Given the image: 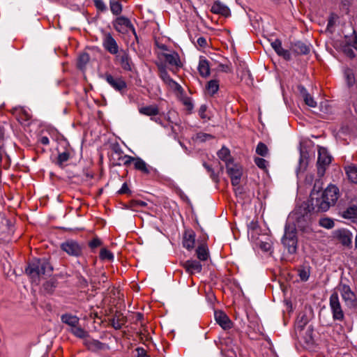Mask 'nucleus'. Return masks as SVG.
<instances>
[{"label":"nucleus","instance_id":"obj_1","mask_svg":"<svg viewBox=\"0 0 357 357\" xmlns=\"http://www.w3.org/2000/svg\"><path fill=\"white\" fill-rule=\"evenodd\" d=\"M314 197L315 194H311V202L313 209L319 212L328 211L331 206H334L338 199L340 192L337 186L329 185L320 196Z\"/></svg>","mask_w":357,"mask_h":357},{"label":"nucleus","instance_id":"obj_2","mask_svg":"<svg viewBox=\"0 0 357 357\" xmlns=\"http://www.w3.org/2000/svg\"><path fill=\"white\" fill-rule=\"evenodd\" d=\"M52 270V266L48 260L45 258H42L33 259L29 264L25 271L31 278L32 281L38 284L40 277L50 274Z\"/></svg>","mask_w":357,"mask_h":357},{"label":"nucleus","instance_id":"obj_3","mask_svg":"<svg viewBox=\"0 0 357 357\" xmlns=\"http://www.w3.org/2000/svg\"><path fill=\"white\" fill-rule=\"evenodd\" d=\"M283 246L289 254H295L297 251L298 238L296 229L291 226L286 225L284 234L282 238Z\"/></svg>","mask_w":357,"mask_h":357},{"label":"nucleus","instance_id":"obj_4","mask_svg":"<svg viewBox=\"0 0 357 357\" xmlns=\"http://www.w3.org/2000/svg\"><path fill=\"white\" fill-rule=\"evenodd\" d=\"M337 289L340 291L342 298L348 307L355 308L357 307V297L348 284L341 282L337 287Z\"/></svg>","mask_w":357,"mask_h":357},{"label":"nucleus","instance_id":"obj_5","mask_svg":"<svg viewBox=\"0 0 357 357\" xmlns=\"http://www.w3.org/2000/svg\"><path fill=\"white\" fill-rule=\"evenodd\" d=\"M329 306L333 320L342 321L344 319V313L337 291L333 292L330 296Z\"/></svg>","mask_w":357,"mask_h":357},{"label":"nucleus","instance_id":"obj_6","mask_svg":"<svg viewBox=\"0 0 357 357\" xmlns=\"http://www.w3.org/2000/svg\"><path fill=\"white\" fill-rule=\"evenodd\" d=\"M116 91L123 94L128 88L127 83L122 77L113 76L109 73H105L100 76Z\"/></svg>","mask_w":357,"mask_h":357},{"label":"nucleus","instance_id":"obj_7","mask_svg":"<svg viewBox=\"0 0 357 357\" xmlns=\"http://www.w3.org/2000/svg\"><path fill=\"white\" fill-rule=\"evenodd\" d=\"M60 248L63 252L72 257H78L83 252V245L73 239H68L63 242Z\"/></svg>","mask_w":357,"mask_h":357},{"label":"nucleus","instance_id":"obj_8","mask_svg":"<svg viewBox=\"0 0 357 357\" xmlns=\"http://www.w3.org/2000/svg\"><path fill=\"white\" fill-rule=\"evenodd\" d=\"M331 162V156L328 153L326 149L319 147L317 159V174L321 177L324 176L326 167Z\"/></svg>","mask_w":357,"mask_h":357},{"label":"nucleus","instance_id":"obj_9","mask_svg":"<svg viewBox=\"0 0 357 357\" xmlns=\"http://www.w3.org/2000/svg\"><path fill=\"white\" fill-rule=\"evenodd\" d=\"M115 56L116 63L119 64L123 70L132 71L134 64L127 50L121 49Z\"/></svg>","mask_w":357,"mask_h":357},{"label":"nucleus","instance_id":"obj_10","mask_svg":"<svg viewBox=\"0 0 357 357\" xmlns=\"http://www.w3.org/2000/svg\"><path fill=\"white\" fill-rule=\"evenodd\" d=\"M227 172L231 178V184L236 186L240 183L242 176V168L239 165L234 164L233 162H227L226 165Z\"/></svg>","mask_w":357,"mask_h":357},{"label":"nucleus","instance_id":"obj_11","mask_svg":"<svg viewBox=\"0 0 357 357\" xmlns=\"http://www.w3.org/2000/svg\"><path fill=\"white\" fill-rule=\"evenodd\" d=\"M102 47L109 54L115 55L120 50L117 42L110 33H105L102 41Z\"/></svg>","mask_w":357,"mask_h":357},{"label":"nucleus","instance_id":"obj_12","mask_svg":"<svg viewBox=\"0 0 357 357\" xmlns=\"http://www.w3.org/2000/svg\"><path fill=\"white\" fill-rule=\"evenodd\" d=\"M114 26L115 29L119 32H123L126 29L131 30L135 35H136L135 29L131 23L130 20L125 17H118L114 24ZM137 37V36H135Z\"/></svg>","mask_w":357,"mask_h":357},{"label":"nucleus","instance_id":"obj_13","mask_svg":"<svg viewBox=\"0 0 357 357\" xmlns=\"http://www.w3.org/2000/svg\"><path fill=\"white\" fill-rule=\"evenodd\" d=\"M214 317L216 322L224 329L232 328L233 323L229 317L222 311H215Z\"/></svg>","mask_w":357,"mask_h":357},{"label":"nucleus","instance_id":"obj_14","mask_svg":"<svg viewBox=\"0 0 357 357\" xmlns=\"http://www.w3.org/2000/svg\"><path fill=\"white\" fill-rule=\"evenodd\" d=\"M84 344L89 350L93 352H97L108 348L106 344L102 343L98 340L89 338V337L84 340Z\"/></svg>","mask_w":357,"mask_h":357},{"label":"nucleus","instance_id":"obj_15","mask_svg":"<svg viewBox=\"0 0 357 357\" xmlns=\"http://www.w3.org/2000/svg\"><path fill=\"white\" fill-rule=\"evenodd\" d=\"M183 267L185 271L190 275L201 273L202 270V265L199 261L194 259H189L183 264Z\"/></svg>","mask_w":357,"mask_h":357},{"label":"nucleus","instance_id":"obj_16","mask_svg":"<svg viewBox=\"0 0 357 357\" xmlns=\"http://www.w3.org/2000/svg\"><path fill=\"white\" fill-rule=\"evenodd\" d=\"M162 56L169 66L176 67V68L181 67L182 64L180 56L176 52L173 51L170 53H163Z\"/></svg>","mask_w":357,"mask_h":357},{"label":"nucleus","instance_id":"obj_17","mask_svg":"<svg viewBox=\"0 0 357 357\" xmlns=\"http://www.w3.org/2000/svg\"><path fill=\"white\" fill-rule=\"evenodd\" d=\"M195 233L192 230H185L183 236V245L188 250H192L195 244Z\"/></svg>","mask_w":357,"mask_h":357},{"label":"nucleus","instance_id":"obj_18","mask_svg":"<svg viewBox=\"0 0 357 357\" xmlns=\"http://www.w3.org/2000/svg\"><path fill=\"white\" fill-rule=\"evenodd\" d=\"M271 47L275 52L280 56L283 57L285 60H290L291 59V53L288 50H284L282 47V43L280 40L276 39L271 43Z\"/></svg>","mask_w":357,"mask_h":357},{"label":"nucleus","instance_id":"obj_19","mask_svg":"<svg viewBox=\"0 0 357 357\" xmlns=\"http://www.w3.org/2000/svg\"><path fill=\"white\" fill-rule=\"evenodd\" d=\"M134 167L145 175H149L152 172H156L155 169L149 165L144 160L139 157H137L136 162L134 163Z\"/></svg>","mask_w":357,"mask_h":357},{"label":"nucleus","instance_id":"obj_20","mask_svg":"<svg viewBox=\"0 0 357 357\" xmlns=\"http://www.w3.org/2000/svg\"><path fill=\"white\" fill-rule=\"evenodd\" d=\"M211 11L214 14L221 15L224 17L230 15L229 8L219 1L213 3L211 8Z\"/></svg>","mask_w":357,"mask_h":357},{"label":"nucleus","instance_id":"obj_21","mask_svg":"<svg viewBox=\"0 0 357 357\" xmlns=\"http://www.w3.org/2000/svg\"><path fill=\"white\" fill-rule=\"evenodd\" d=\"M291 49L296 54H307L310 52V45L300 40L292 43Z\"/></svg>","mask_w":357,"mask_h":357},{"label":"nucleus","instance_id":"obj_22","mask_svg":"<svg viewBox=\"0 0 357 357\" xmlns=\"http://www.w3.org/2000/svg\"><path fill=\"white\" fill-rule=\"evenodd\" d=\"M337 237L344 245L349 246L351 244L352 234L347 229L339 230L337 234Z\"/></svg>","mask_w":357,"mask_h":357},{"label":"nucleus","instance_id":"obj_23","mask_svg":"<svg viewBox=\"0 0 357 357\" xmlns=\"http://www.w3.org/2000/svg\"><path fill=\"white\" fill-rule=\"evenodd\" d=\"M298 90L303 98L305 103L307 105L311 107H315L317 106L316 101L314 100L313 97L310 96V94L307 92V89L304 86H299Z\"/></svg>","mask_w":357,"mask_h":357},{"label":"nucleus","instance_id":"obj_24","mask_svg":"<svg viewBox=\"0 0 357 357\" xmlns=\"http://www.w3.org/2000/svg\"><path fill=\"white\" fill-rule=\"evenodd\" d=\"M139 112L142 115L149 116L151 118L159 114V108L157 105H148L139 108Z\"/></svg>","mask_w":357,"mask_h":357},{"label":"nucleus","instance_id":"obj_25","mask_svg":"<svg viewBox=\"0 0 357 357\" xmlns=\"http://www.w3.org/2000/svg\"><path fill=\"white\" fill-rule=\"evenodd\" d=\"M198 70L200 75L203 77H206L210 74V66L208 61L206 59L200 58Z\"/></svg>","mask_w":357,"mask_h":357},{"label":"nucleus","instance_id":"obj_26","mask_svg":"<svg viewBox=\"0 0 357 357\" xmlns=\"http://www.w3.org/2000/svg\"><path fill=\"white\" fill-rule=\"evenodd\" d=\"M61 321L63 323L68 325L70 328L79 325V319L77 317L70 314H65L61 316Z\"/></svg>","mask_w":357,"mask_h":357},{"label":"nucleus","instance_id":"obj_27","mask_svg":"<svg viewBox=\"0 0 357 357\" xmlns=\"http://www.w3.org/2000/svg\"><path fill=\"white\" fill-rule=\"evenodd\" d=\"M158 68L160 71V77L164 81V82H165L171 86L178 85V84L170 77L169 75L168 74L167 71L166 70L164 66H158Z\"/></svg>","mask_w":357,"mask_h":357},{"label":"nucleus","instance_id":"obj_28","mask_svg":"<svg viewBox=\"0 0 357 357\" xmlns=\"http://www.w3.org/2000/svg\"><path fill=\"white\" fill-rule=\"evenodd\" d=\"M345 172L348 178L354 183H357V165H350L345 167Z\"/></svg>","mask_w":357,"mask_h":357},{"label":"nucleus","instance_id":"obj_29","mask_svg":"<svg viewBox=\"0 0 357 357\" xmlns=\"http://www.w3.org/2000/svg\"><path fill=\"white\" fill-rule=\"evenodd\" d=\"M69 332H70L72 334H73L75 337L82 338V339H86L89 337L88 332L84 331L82 327H80L79 325H76L75 326L70 328L68 330Z\"/></svg>","mask_w":357,"mask_h":357},{"label":"nucleus","instance_id":"obj_30","mask_svg":"<svg viewBox=\"0 0 357 357\" xmlns=\"http://www.w3.org/2000/svg\"><path fill=\"white\" fill-rule=\"evenodd\" d=\"M197 258L201 261H206L208 257V250L206 245L202 244L196 250Z\"/></svg>","mask_w":357,"mask_h":357},{"label":"nucleus","instance_id":"obj_31","mask_svg":"<svg viewBox=\"0 0 357 357\" xmlns=\"http://www.w3.org/2000/svg\"><path fill=\"white\" fill-rule=\"evenodd\" d=\"M343 217L346 219H351L354 221L357 220V204L349 207L343 212Z\"/></svg>","mask_w":357,"mask_h":357},{"label":"nucleus","instance_id":"obj_32","mask_svg":"<svg viewBox=\"0 0 357 357\" xmlns=\"http://www.w3.org/2000/svg\"><path fill=\"white\" fill-rule=\"evenodd\" d=\"M218 156L219 158L226 162V165L227 162H231L232 160L231 159L230 156V151L229 149L223 146L218 152Z\"/></svg>","mask_w":357,"mask_h":357},{"label":"nucleus","instance_id":"obj_33","mask_svg":"<svg viewBox=\"0 0 357 357\" xmlns=\"http://www.w3.org/2000/svg\"><path fill=\"white\" fill-rule=\"evenodd\" d=\"M307 166V153H304L303 151H301L297 172H303L304 170H305Z\"/></svg>","mask_w":357,"mask_h":357},{"label":"nucleus","instance_id":"obj_34","mask_svg":"<svg viewBox=\"0 0 357 357\" xmlns=\"http://www.w3.org/2000/svg\"><path fill=\"white\" fill-rule=\"evenodd\" d=\"M237 72L241 73V77L243 79L245 76L250 77L251 74L244 61H239L237 66Z\"/></svg>","mask_w":357,"mask_h":357},{"label":"nucleus","instance_id":"obj_35","mask_svg":"<svg viewBox=\"0 0 357 357\" xmlns=\"http://www.w3.org/2000/svg\"><path fill=\"white\" fill-rule=\"evenodd\" d=\"M356 1H357V0H341L340 8L346 14H349L351 7L356 3Z\"/></svg>","mask_w":357,"mask_h":357},{"label":"nucleus","instance_id":"obj_36","mask_svg":"<svg viewBox=\"0 0 357 357\" xmlns=\"http://www.w3.org/2000/svg\"><path fill=\"white\" fill-rule=\"evenodd\" d=\"M219 89V82L216 79L210 80L206 85V90L211 95H214Z\"/></svg>","mask_w":357,"mask_h":357},{"label":"nucleus","instance_id":"obj_37","mask_svg":"<svg viewBox=\"0 0 357 357\" xmlns=\"http://www.w3.org/2000/svg\"><path fill=\"white\" fill-rule=\"evenodd\" d=\"M57 286V282L54 279L47 281L43 284L44 291L47 294H52Z\"/></svg>","mask_w":357,"mask_h":357},{"label":"nucleus","instance_id":"obj_38","mask_svg":"<svg viewBox=\"0 0 357 357\" xmlns=\"http://www.w3.org/2000/svg\"><path fill=\"white\" fill-rule=\"evenodd\" d=\"M344 76L347 86L349 87L354 86L355 83V77L353 70L350 68L345 69Z\"/></svg>","mask_w":357,"mask_h":357},{"label":"nucleus","instance_id":"obj_39","mask_svg":"<svg viewBox=\"0 0 357 357\" xmlns=\"http://www.w3.org/2000/svg\"><path fill=\"white\" fill-rule=\"evenodd\" d=\"M70 152L68 150L64 151L62 153H59L57 158V165L63 167V163L67 162L70 158Z\"/></svg>","mask_w":357,"mask_h":357},{"label":"nucleus","instance_id":"obj_40","mask_svg":"<svg viewBox=\"0 0 357 357\" xmlns=\"http://www.w3.org/2000/svg\"><path fill=\"white\" fill-rule=\"evenodd\" d=\"M114 255L107 248H102L100 251V258L102 260L112 261L114 259Z\"/></svg>","mask_w":357,"mask_h":357},{"label":"nucleus","instance_id":"obj_41","mask_svg":"<svg viewBox=\"0 0 357 357\" xmlns=\"http://www.w3.org/2000/svg\"><path fill=\"white\" fill-rule=\"evenodd\" d=\"M90 59L89 55L87 53H82L79 56L77 61V66L79 68L85 67L86 64Z\"/></svg>","mask_w":357,"mask_h":357},{"label":"nucleus","instance_id":"obj_42","mask_svg":"<svg viewBox=\"0 0 357 357\" xmlns=\"http://www.w3.org/2000/svg\"><path fill=\"white\" fill-rule=\"evenodd\" d=\"M319 224L321 227L326 229H331L334 227V222L331 218H323L319 221Z\"/></svg>","mask_w":357,"mask_h":357},{"label":"nucleus","instance_id":"obj_43","mask_svg":"<svg viewBox=\"0 0 357 357\" xmlns=\"http://www.w3.org/2000/svg\"><path fill=\"white\" fill-rule=\"evenodd\" d=\"M110 10L114 15H119L121 13L122 6L119 1H113L110 2Z\"/></svg>","mask_w":357,"mask_h":357},{"label":"nucleus","instance_id":"obj_44","mask_svg":"<svg viewBox=\"0 0 357 357\" xmlns=\"http://www.w3.org/2000/svg\"><path fill=\"white\" fill-rule=\"evenodd\" d=\"M268 148L266 145L262 142H259L256 149V153L261 156H266L268 154Z\"/></svg>","mask_w":357,"mask_h":357},{"label":"nucleus","instance_id":"obj_45","mask_svg":"<svg viewBox=\"0 0 357 357\" xmlns=\"http://www.w3.org/2000/svg\"><path fill=\"white\" fill-rule=\"evenodd\" d=\"M298 275L302 281H307L310 277V268L304 266L298 270Z\"/></svg>","mask_w":357,"mask_h":357},{"label":"nucleus","instance_id":"obj_46","mask_svg":"<svg viewBox=\"0 0 357 357\" xmlns=\"http://www.w3.org/2000/svg\"><path fill=\"white\" fill-rule=\"evenodd\" d=\"M203 166L205 167V169L207 170V172L210 174V177L211 179L215 181V183L218 182V176L216 174L212 168V167L209 165H208L206 162L203 163Z\"/></svg>","mask_w":357,"mask_h":357},{"label":"nucleus","instance_id":"obj_47","mask_svg":"<svg viewBox=\"0 0 357 357\" xmlns=\"http://www.w3.org/2000/svg\"><path fill=\"white\" fill-rule=\"evenodd\" d=\"M213 138V137L211 135L204 132H198L195 136V139L200 142H204Z\"/></svg>","mask_w":357,"mask_h":357},{"label":"nucleus","instance_id":"obj_48","mask_svg":"<svg viewBox=\"0 0 357 357\" xmlns=\"http://www.w3.org/2000/svg\"><path fill=\"white\" fill-rule=\"evenodd\" d=\"M122 160L123 161L124 165L128 166L131 163H133V164L135 163L137 158H135V157H132V156H130L128 155H125L123 156Z\"/></svg>","mask_w":357,"mask_h":357},{"label":"nucleus","instance_id":"obj_49","mask_svg":"<svg viewBox=\"0 0 357 357\" xmlns=\"http://www.w3.org/2000/svg\"><path fill=\"white\" fill-rule=\"evenodd\" d=\"M255 164L261 169H264L266 167V160L264 158H257L255 160Z\"/></svg>","mask_w":357,"mask_h":357},{"label":"nucleus","instance_id":"obj_50","mask_svg":"<svg viewBox=\"0 0 357 357\" xmlns=\"http://www.w3.org/2000/svg\"><path fill=\"white\" fill-rule=\"evenodd\" d=\"M95 6L100 11H105L107 9L105 3L102 0H95Z\"/></svg>","mask_w":357,"mask_h":357},{"label":"nucleus","instance_id":"obj_51","mask_svg":"<svg viewBox=\"0 0 357 357\" xmlns=\"http://www.w3.org/2000/svg\"><path fill=\"white\" fill-rule=\"evenodd\" d=\"M259 248L264 252H268L271 250L272 245L268 242H261Z\"/></svg>","mask_w":357,"mask_h":357},{"label":"nucleus","instance_id":"obj_52","mask_svg":"<svg viewBox=\"0 0 357 357\" xmlns=\"http://www.w3.org/2000/svg\"><path fill=\"white\" fill-rule=\"evenodd\" d=\"M101 243V241L98 238H94L89 242V245L91 248H96L100 246Z\"/></svg>","mask_w":357,"mask_h":357},{"label":"nucleus","instance_id":"obj_53","mask_svg":"<svg viewBox=\"0 0 357 357\" xmlns=\"http://www.w3.org/2000/svg\"><path fill=\"white\" fill-rule=\"evenodd\" d=\"M231 342V340L230 338L222 339V340H220V345L217 344V346L221 350V353L222 354H223V351H224L223 346L224 345H227L228 343Z\"/></svg>","mask_w":357,"mask_h":357},{"label":"nucleus","instance_id":"obj_54","mask_svg":"<svg viewBox=\"0 0 357 357\" xmlns=\"http://www.w3.org/2000/svg\"><path fill=\"white\" fill-rule=\"evenodd\" d=\"M136 351L137 354V357H149V356L147 355L146 350L142 347H137L136 349Z\"/></svg>","mask_w":357,"mask_h":357},{"label":"nucleus","instance_id":"obj_55","mask_svg":"<svg viewBox=\"0 0 357 357\" xmlns=\"http://www.w3.org/2000/svg\"><path fill=\"white\" fill-rule=\"evenodd\" d=\"M111 325L116 330H119L122 327V324L120 323L119 320V319H116L114 318L111 320Z\"/></svg>","mask_w":357,"mask_h":357},{"label":"nucleus","instance_id":"obj_56","mask_svg":"<svg viewBox=\"0 0 357 357\" xmlns=\"http://www.w3.org/2000/svg\"><path fill=\"white\" fill-rule=\"evenodd\" d=\"M130 190L127 185L126 183H124L121 188H120V190L118 191V193L119 194H127V193H130Z\"/></svg>","mask_w":357,"mask_h":357},{"label":"nucleus","instance_id":"obj_57","mask_svg":"<svg viewBox=\"0 0 357 357\" xmlns=\"http://www.w3.org/2000/svg\"><path fill=\"white\" fill-rule=\"evenodd\" d=\"M197 43L199 46L202 47H204L207 45L206 39L204 37L198 38Z\"/></svg>","mask_w":357,"mask_h":357},{"label":"nucleus","instance_id":"obj_58","mask_svg":"<svg viewBox=\"0 0 357 357\" xmlns=\"http://www.w3.org/2000/svg\"><path fill=\"white\" fill-rule=\"evenodd\" d=\"M344 51V53L346 54V55L348 56L349 57L353 58L355 56L354 52L350 47H345Z\"/></svg>","mask_w":357,"mask_h":357},{"label":"nucleus","instance_id":"obj_59","mask_svg":"<svg viewBox=\"0 0 357 357\" xmlns=\"http://www.w3.org/2000/svg\"><path fill=\"white\" fill-rule=\"evenodd\" d=\"M337 18V16L335 15H331L329 20H328V24H327V28L328 29L329 27L331 26H333L334 23H335V19Z\"/></svg>","mask_w":357,"mask_h":357},{"label":"nucleus","instance_id":"obj_60","mask_svg":"<svg viewBox=\"0 0 357 357\" xmlns=\"http://www.w3.org/2000/svg\"><path fill=\"white\" fill-rule=\"evenodd\" d=\"M132 205L134 206H146L147 205V204L144 201L137 200V201H133Z\"/></svg>","mask_w":357,"mask_h":357},{"label":"nucleus","instance_id":"obj_61","mask_svg":"<svg viewBox=\"0 0 357 357\" xmlns=\"http://www.w3.org/2000/svg\"><path fill=\"white\" fill-rule=\"evenodd\" d=\"M206 111V106L205 105H202L199 109V114L200 116L204 119V113Z\"/></svg>","mask_w":357,"mask_h":357},{"label":"nucleus","instance_id":"obj_62","mask_svg":"<svg viewBox=\"0 0 357 357\" xmlns=\"http://www.w3.org/2000/svg\"><path fill=\"white\" fill-rule=\"evenodd\" d=\"M39 141L43 145H48L50 143V139L46 136L41 137Z\"/></svg>","mask_w":357,"mask_h":357},{"label":"nucleus","instance_id":"obj_63","mask_svg":"<svg viewBox=\"0 0 357 357\" xmlns=\"http://www.w3.org/2000/svg\"><path fill=\"white\" fill-rule=\"evenodd\" d=\"M220 69L224 72H230L231 69L227 65L220 64Z\"/></svg>","mask_w":357,"mask_h":357},{"label":"nucleus","instance_id":"obj_64","mask_svg":"<svg viewBox=\"0 0 357 357\" xmlns=\"http://www.w3.org/2000/svg\"><path fill=\"white\" fill-rule=\"evenodd\" d=\"M350 45L352 46L357 50V36L355 35L353 41L350 43Z\"/></svg>","mask_w":357,"mask_h":357}]
</instances>
